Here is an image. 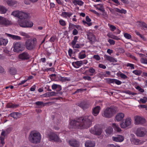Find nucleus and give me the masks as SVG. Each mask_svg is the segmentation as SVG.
Listing matches in <instances>:
<instances>
[{
	"mask_svg": "<svg viewBox=\"0 0 147 147\" xmlns=\"http://www.w3.org/2000/svg\"><path fill=\"white\" fill-rule=\"evenodd\" d=\"M63 82H65L66 81H69L70 80V78H68L67 77H61L60 79Z\"/></svg>",
	"mask_w": 147,
	"mask_h": 147,
	"instance_id": "46",
	"label": "nucleus"
},
{
	"mask_svg": "<svg viewBox=\"0 0 147 147\" xmlns=\"http://www.w3.org/2000/svg\"><path fill=\"white\" fill-rule=\"evenodd\" d=\"M53 90H56L57 91H60L62 89L61 86L59 85L53 84L51 86Z\"/></svg>",
	"mask_w": 147,
	"mask_h": 147,
	"instance_id": "24",
	"label": "nucleus"
},
{
	"mask_svg": "<svg viewBox=\"0 0 147 147\" xmlns=\"http://www.w3.org/2000/svg\"><path fill=\"white\" fill-rule=\"evenodd\" d=\"M53 102H49L47 103H43V102H36V105L40 106L41 107H43L46 105L47 104L49 105L51 103H53Z\"/></svg>",
	"mask_w": 147,
	"mask_h": 147,
	"instance_id": "28",
	"label": "nucleus"
},
{
	"mask_svg": "<svg viewBox=\"0 0 147 147\" xmlns=\"http://www.w3.org/2000/svg\"><path fill=\"white\" fill-rule=\"evenodd\" d=\"M59 22L60 24L63 26H65L66 25L65 21L63 20H59Z\"/></svg>",
	"mask_w": 147,
	"mask_h": 147,
	"instance_id": "52",
	"label": "nucleus"
},
{
	"mask_svg": "<svg viewBox=\"0 0 147 147\" xmlns=\"http://www.w3.org/2000/svg\"><path fill=\"white\" fill-rule=\"evenodd\" d=\"M133 141L134 144L136 145H138L142 144L140 141L138 139H134L133 140Z\"/></svg>",
	"mask_w": 147,
	"mask_h": 147,
	"instance_id": "43",
	"label": "nucleus"
},
{
	"mask_svg": "<svg viewBox=\"0 0 147 147\" xmlns=\"http://www.w3.org/2000/svg\"><path fill=\"white\" fill-rule=\"evenodd\" d=\"M48 136L51 141L54 140L57 142L59 141V137L55 132H51L48 134Z\"/></svg>",
	"mask_w": 147,
	"mask_h": 147,
	"instance_id": "11",
	"label": "nucleus"
},
{
	"mask_svg": "<svg viewBox=\"0 0 147 147\" xmlns=\"http://www.w3.org/2000/svg\"><path fill=\"white\" fill-rule=\"evenodd\" d=\"M124 36L127 39H129L131 38V36L128 33H124Z\"/></svg>",
	"mask_w": 147,
	"mask_h": 147,
	"instance_id": "48",
	"label": "nucleus"
},
{
	"mask_svg": "<svg viewBox=\"0 0 147 147\" xmlns=\"http://www.w3.org/2000/svg\"><path fill=\"white\" fill-rule=\"evenodd\" d=\"M86 147H92V143L91 141L88 140L85 144Z\"/></svg>",
	"mask_w": 147,
	"mask_h": 147,
	"instance_id": "45",
	"label": "nucleus"
},
{
	"mask_svg": "<svg viewBox=\"0 0 147 147\" xmlns=\"http://www.w3.org/2000/svg\"><path fill=\"white\" fill-rule=\"evenodd\" d=\"M100 110V108L99 106H97L95 107L93 109H92V115L95 116H97L99 114Z\"/></svg>",
	"mask_w": 147,
	"mask_h": 147,
	"instance_id": "20",
	"label": "nucleus"
},
{
	"mask_svg": "<svg viewBox=\"0 0 147 147\" xmlns=\"http://www.w3.org/2000/svg\"><path fill=\"white\" fill-rule=\"evenodd\" d=\"M20 34L22 36H25L26 38H29V35L27 34L24 32H21L20 33Z\"/></svg>",
	"mask_w": 147,
	"mask_h": 147,
	"instance_id": "54",
	"label": "nucleus"
},
{
	"mask_svg": "<svg viewBox=\"0 0 147 147\" xmlns=\"http://www.w3.org/2000/svg\"><path fill=\"white\" fill-rule=\"evenodd\" d=\"M92 119L91 116L80 117L71 121L70 125L74 128L88 129L91 125Z\"/></svg>",
	"mask_w": 147,
	"mask_h": 147,
	"instance_id": "1",
	"label": "nucleus"
},
{
	"mask_svg": "<svg viewBox=\"0 0 147 147\" xmlns=\"http://www.w3.org/2000/svg\"><path fill=\"white\" fill-rule=\"evenodd\" d=\"M18 23L20 26L22 27H31L33 25V23L31 22L27 21L26 19L18 20Z\"/></svg>",
	"mask_w": 147,
	"mask_h": 147,
	"instance_id": "7",
	"label": "nucleus"
},
{
	"mask_svg": "<svg viewBox=\"0 0 147 147\" xmlns=\"http://www.w3.org/2000/svg\"><path fill=\"white\" fill-rule=\"evenodd\" d=\"M104 57L105 59L111 62H116L117 61V60L114 58L107 55H105Z\"/></svg>",
	"mask_w": 147,
	"mask_h": 147,
	"instance_id": "29",
	"label": "nucleus"
},
{
	"mask_svg": "<svg viewBox=\"0 0 147 147\" xmlns=\"http://www.w3.org/2000/svg\"><path fill=\"white\" fill-rule=\"evenodd\" d=\"M86 89H82V88H80L79 89H78L77 90L76 92H78V93L79 92H82L85 91L86 90Z\"/></svg>",
	"mask_w": 147,
	"mask_h": 147,
	"instance_id": "61",
	"label": "nucleus"
},
{
	"mask_svg": "<svg viewBox=\"0 0 147 147\" xmlns=\"http://www.w3.org/2000/svg\"><path fill=\"white\" fill-rule=\"evenodd\" d=\"M135 120L136 124V125L143 124L146 122V120L144 118L138 116L135 117Z\"/></svg>",
	"mask_w": 147,
	"mask_h": 147,
	"instance_id": "12",
	"label": "nucleus"
},
{
	"mask_svg": "<svg viewBox=\"0 0 147 147\" xmlns=\"http://www.w3.org/2000/svg\"><path fill=\"white\" fill-rule=\"evenodd\" d=\"M41 139L40 133L36 131L31 132L29 137V141L32 143L36 144L39 143Z\"/></svg>",
	"mask_w": 147,
	"mask_h": 147,
	"instance_id": "2",
	"label": "nucleus"
},
{
	"mask_svg": "<svg viewBox=\"0 0 147 147\" xmlns=\"http://www.w3.org/2000/svg\"><path fill=\"white\" fill-rule=\"evenodd\" d=\"M112 140L114 141L117 142H121L123 141L124 138L121 135H118L115 136H113L112 137Z\"/></svg>",
	"mask_w": 147,
	"mask_h": 147,
	"instance_id": "15",
	"label": "nucleus"
},
{
	"mask_svg": "<svg viewBox=\"0 0 147 147\" xmlns=\"http://www.w3.org/2000/svg\"><path fill=\"white\" fill-rule=\"evenodd\" d=\"M133 73L137 76H140L142 73V71L140 70H135L133 71Z\"/></svg>",
	"mask_w": 147,
	"mask_h": 147,
	"instance_id": "47",
	"label": "nucleus"
},
{
	"mask_svg": "<svg viewBox=\"0 0 147 147\" xmlns=\"http://www.w3.org/2000/svg\"><path fill=\"white\" fill-rule=\"evenodd\" d=\"M146 128L140 127L138 128L136 131V134L138 137H143L145 135Z\"/></svg>",
	"mask_w": 147,
	"mask_h": 147,
	"instance_id": "9",
	"label": "nucleus"
},
{
	"mask_svg": "<svg viewBox=\"0 0 147 147\" xmlns=\"http://www.w3.org/2000/svg\"><path fill=\"white\" fill-rule=\"evenodd\" d=\"M8 42L7 40L3 38H0V45L5 46Z\"/></svg>",
	"mask_w": 147,
	"mask_h": 147,
	"instance_id": "35",
	"label": "nucleus"
},
{
	"mask_svg": "<svg viewBox=\"0 0 147 147\" xmlns=\"http://www.w3.org/2000/svg\"><path fill=\"white\" fill-rule=\"evenodd\" d=\"M20 113L18 112H13L10 113L9 115V116H10L11 117H13L14 119H17L18 117V115L20 114Z\"/></svg>",
	"mask_w": 147,
	"mask_h": 147,
	"instance_id": "30",
	"label": "nucleus"
},
{
	"mask_svg": "<svg viewBox=\"0 0 147 147\" xmlns=\"http://www.w3.org/2000/svg\"><path fill=\"white\" fill-rule=\"evenodd\" d=\"M117 110V107H107L104 111L102 115L106 118H110L115 114Z\"/></svg>",
	"mask_w": 147,
	"mask_h": 147,
	"instance_id": "4",
	"label": "nucleus"
},
{
	"mask_svg": "<svg viewBox=\"0 0 147 147\" xmlns=\"http://www.w3.org/2000/svg\"><path fill=\"white\" fill-rule=\"evenodd\" d=\"M131 124V119L129 118H126L124 121L121 124V127L122 128H125L128 126L130 125Z\"/></svg>",
	"mask_w": 147,
	"mask_h": 147,
	"instance_id": "10",
	"label": "nucleus"
},
{
	"mask_svg": "<svg viewBox=\"0 0 147 147\" xmlns=\"http://www.w3.org/2000/svg\"><path fill=\"white\" fill-rule=\"evenodd\" d=\"M112 127L115 131L119 132L121 131V129L119 125L115 123H112Z\"/></svg>",
	"mask_w": 147,
	"mask_h": 147,
	"instance_id": "31",
	"label": "nucleus"
},
{
	"mask_svg": "<svg viewBox=\"0 0 147 147\" xmlns=\"http://www.w3.org/2000/svg\"><path fill=\"white\" fill-rule=\"evenodd\" d=\"M107 82L109 83H114V79L108 78L107 79Z\"/></svg>",
	"mask_w": 147,
	"mask_h": 147,
	"instance_id": "55",
	"label": "nucleus"
},
{
	"mask_svg": "<svg viewBox=\"0 0 147 147\" xmlns=\"http://www.w3.org/2000/svg\"><path fill=\"white\" fill-rule=\"evenodd\" d=\"M94 131L93 132L94 134L96 135H100L102 131V129L99 127L98 125H96L94 126Z\"/></svg>",
	"mask_w": 147,
	"mask_h": 147,
	"instance_id": "16",
	"label": "nucleus"
},
{
	"mask_svg": "<svg viewBox=\"0 0 147 147\" xmlns=\"http://www.w3.org/2000/svg\"><path fill=\"white\" fill-rule=\"evenodd\" d=\"M94 6L97 9L101 11L102 12L104 13L105 14H106V13L105 12V10L102 5L98 4L96 5H94Z\"/></svg>",
	"mask_w": 147,
	"mask_h": 147,
	"instance_id": "22",
	"label": "nucleus"
},
{
	"mask_svg": "<svg viewBox=\"0 0 147 147\" xmlns=\"http://www.w3.org/2000/svg\"><path fill=\"white\" fill-rule=\"evenodd\" d=\"M124 92L126 94H128L129 95H135L136 94V93L132 92L129 90H125L124 91Z\"/></svg>",
	"mask_w": 147,
	"mask_h": 147,
	"instance_id": "49",
	"label": "nucleus"
},
{
	"mask_svg": "<svg viewBox=\"0 0 147 147\" xmlns=\"http://www.w3.org/2000/svg\"><path fill=\"white\" fill-rule=\"evenodd\" d=\"M12 130L11 127H9L6 129L5 130L3 129L2 130V132L0 136V143L2 145V146L5 144V136L9 134Z\"/></svg>",
	"mask_w": 147,
	"mask_h": 147,
	"instance_id": "6",
	"label": "nucleus"
},
{
	"mask_svg": "<svg viewBox=\"0 0 147 147\" xmlns=\"http://www.w3.org/2000/svg\"><path fill=\"white\" fill-rule=\"evenodd\" d=\"M5 34L8 37L11 38L12 39L15 40H20L21 38L20 37L15 35H12L6 33Z\"/></svg>",
	"mask_w": 147,
	"mask_h": 147,
	"instance_id": "25",
	"label": "nucleus"
},
{
	"mask_svg": "<svg viewBox=\"0 0 147 147\" xmlns=\"http://www.w3.org/2000/svg\"><path fill=\"white\" fill-rule=\"evenodd\" d=\"M83 78L86 80H91V78L89 76H85L83 77Z\"/></svg>",
	"mask_w": 147,
	"mask_h": 147,
	"instance_id": "64",
	"label": "nucleus"
},
{
	"mask_svg": "<svg viewBox=\"0 0 147 147\" xmlns=\"http://www.w3.org/2000/svg\"><path fill=\"white\" fill-rule=\"evenodd\" d=\"M21 48V44L20 42H17L14 44L13 48V51L14 52H19L20 51H22Z\"/></svg>",
	"mask_w": 147,
	"mask_h": 147,
	"instance_id": "18",
	"label": "nucleus"
},
{
	"mask_svg": "<svg viewBox=\"0 0 147 147\" xmlns=\"http://www.w3.org/2000/svg\"><path fill=\"white\" fill-rule=\"evenodd\" d=\"M141 63L147 64V59H146L142 58L140 59Z\"/></svg>",
	"mask_w": 147,
	"mask_h": 147,
	"instance_id": "53",
	"label": "nucleus"
},
{
	"mask_svg": "<svg viewBox=\"0 0 147 147\" xmlns=\"http://www.w3.org/2000/svg\"><path fill=\"white\" fill-rule=\"evenodd\" d=\"M124 117V115L122 113H119L116 116L115 118L118 121H120L122 120Z\"/></svg>",
	"mask_w": 147,
	"mask_h": 147,
	"instance_id": "27",
	"label": "nucleus"
},
{
	"mask_svg": "<svg viewBox=\"0 0 147 147\" xmlns=\"http://www.w3.org/2000/svg\"><path fill=\"white\" fill-rule=\"evenodd\" d=\"M108 41L111 45H114L115 43V41L111 39H109Z\"/></svg>",
	"mask_w": 147,
	"mask_h": 147,
	"instance_id": "56",
	"label": "nucleus"
},
{
	"mask_svg": "<svg viewBox=\"0 0 147 147\" xmlns=\"http://www.w3.org/2000/svg\"><path fill=\"white\" fill-rule=\"evenodd\" d=\"M107 36L109 38L116 40H119L120 38L118 37L113 35L112 34L109 33L107 34Z\"/></svg>",
	"mask_w": 147,
	"mask_h": 147,
	"instance_id": "37",
	"label": "nucleus"
},
{
	"mask_svg": "<svg viewBox=\"0 0 147 147\" xmlns=\"http://www.w3.org/2000/svg\"><path fill=\"white\" fill-rule=\"evenodd\" d=\"M93 58L97 61H98L100 59V56L98 55H94L93 56Z\"/></svg>",
	"mask_w": 147,
	"mask_h": 147,
	"instance_id": "62",
	"label": "nucleus"
},
{
	"mask_svg": "<svg viewBox=\"0 0 147 147\" xmlns=\"http://www.w3.org/2000/svg\"><path fill=\"white\" fill-rule=\"evenodd\" d=\"M78 33V31L76 29H74L73 31L72 34L74 35H77Z\"/></svg>",
	"mask_w": 147,
	"mask_h": 147,
	"instance_id": "63",
	"label": "nucleus"
},
{
	"mask_svg": "<svg viewBox=\"0 0 147 147\" xmlns=\"http://www.w3.org/2000/svg\"><path fill=\"white\" fill-rule=\"evenodd\" d=\"M19 105L17 104H14L11 103H9L6 105V107L8 108H15L18 107Z\"/></svg>",
	"mask_w": 147,
	"mask_h": 147,
	"instance_id": "32",
	"label": "nucleus"
},
{
	"mask_svg": "<svg viewBox=\"0 0 147 147\" xmlns=\"http://www.w3.org/2000/svg\"><path fill=\"white\" fill-rule=\"evenodd\" d=\"M11 22L8 19L0 16V26H7L11 25Z\"/></svg>",
	"mask_w": 147,
	"mask_h": 147,
	"instance_id": "8",
	"label": "nucleus"
},
{
	"mask_svg": "<svg viewBox=\"0 0 147 147\" xmlns=\"http://www.w3.org/2000/svg\"><path fill=\"white\" fill-rule=\"evenodd\" d=\"M37 42L36 38L27 39L25 43V46L28 50H32L36 48L37 46Z\"/></svg>",
	"mask_w": 147,
	"mask_h": 147,
	"instance_id": "3",
	"label": "nucleus"
},
{
	"mask_svg": "<svg viewBox=\"0 0 147 147\" xmlns=\"http://www.w3.org/2000/svg\"><path fill=\"white\" fill-rule=\"evenodd\" d=\"M79 37L77 36H75L74 37L73 40L71 42V44L72 45H75L76 43L77 42V40H78Z\"/></svg>",
	"mask_w": 147,
	"mask_h": 147,
	"instance_id": "44",
	"label": "nucleus"
},
{
	"mask_svg": "<svg viewBox=\"0 0 147 147\" xmlns=\"http://www.w3.org/2000/svg\"><path fill=\"white\" fill-rule=\"evenodd\" d=\"M6 2L9 6H16L17 2L14 0H6Z\"/></svg>",
	"mask_w": 147,
	"mask_h": 147,
	"instance_id": "23",
	"label": "nucleus"
},
{
	"mask_svg": "<svg viewBox=\"0 0 147 147\" xmlns=\"http://www.w3.org/2000/svg\"><path fill=\"white\" fill-rule=\"evenodd\" d=\"M86 57L85 51H81L79 54L78 57L80 59H83Z\"/></svg>",
	"mask_w": 147,
	"mask_h": 147,
	"instance_id": "34",
	"label": "nucleus"
},
{
	"mask_svg": "<svg viewBox=\"0 0 147 147\" xmlns=\"http://www.w3.org/2000/svg\"><path fill=\"white\" fill-rule=\"evenodd\" d=\"M86 102H80V103H78L77 105L85 110L89 107V105L86 104Z\"/></svg>",
	"mask_w": 147,
	"mask_h": 147,
	"instance_id": "19",
	"label": "nucleus"
},
{
	"mask_svg": "<svg viewBox=\"0 0 147 147\" xmlns=\"http://www.w3.org/2000/svg\"><path fill=\"white\" fill-rule=\"evenodd\" d=\"M69 144L71 146L74 147H78L80 146L79 142L75 140H69Z\"/></svg>",
	"mask_w": 147,
	"mask_h": 147,
	"instance_id": "17",
	"label": "nucleus"
},
{
	"mask_svg": "<svg viewBox=\"0 0 147 147\" xmlns=\"http://www.w3.org/2000/svg\"><path fill=\"white\" fill-rule=\"evenodd\" d=\"M136 88L140 92H144V89L141 88L140 86H137L136 87Z\"/></svg>",
	"mask_w": 147,
	"mask_h": 147,
	"instance_id": "51",
	"label": "nucleus"
},
{
	"mask_svg": "<svg viewBox=\"0 0 147 147\" xmlns=\"http://www.w3.org/2000/svg\"><path fill=\"white\" fill-rule=\"evenodd\" d=\"M73 3L75 5L78 4L80 6L84 4V2L82 1L78 0H73Z\"/></svg>",
	"mask_w": 147,
	"mask_h": 147,
	"instance_id": "36",
	"label": "nucleus"
},
{
	"mask_svg": "<svg viewBox=\"0 0 147 147\" xmlns=\"http://www.w3.org/2000/svg\"><path fill=\"white\" fill-rule=\"evenodd\" d=\"M119 76H120L122 78L124 79H126L127 77V76L124 74L120 73L119 74Z\"/></svg>",
	"mask_w": 147,
	"mask_h": 147,
	"instance_id": "50",
	"label": "nucleus"
},
{
	"mask_svg": "<svg viewBox=\"0 0 147 147\" xmlns=\"http://www.w3.org/2000/svg\"><path fill=\"white\" fill-rule=\"evenodd\" d=\"M114 83L118 85H120L121 84V82L117 80L114 79Z\"/></svg>",
	"mask_w": 147,
	"mask_h": 147,
	"instance_id": "57",
	"label": "nucleus"
},
{
	"mask_svg": "<svg viewBox=\"0 0 147 147\" xmlns=\"http://www.w3.org/2000/svg\"><path fill=\"white\" fill-rule=\"evenodd\" d=\"M7 11V9L4 7L0 5V13H5Z\"/></svg>",
	"mask_w": 147,
	"mask_h": 147,
	"instance_id": "38",
	"label": "nucleus"
},
{
	"mask_svg": "<svg viewBox=\"0 0 147 147\" xmlns=\"http://www.w3.org/2000/svg\"><path fill=\"white\" fill-rule=\"evenodd\" d=\"M56 94V93L55 92H48L45 94V96L49 97L53 96H55Z\"/></svg>",
	"mask_w": 147,
	"mask_h": 147,
	"instance_id": "41",
	"label": "nucleus"
},
{
	"mask_svg": "<svg viewBox=\"0 0 147 147\" xmlns=\"http://www.w3.org/2000/svg\"><path fill=\"white\" fill-rule=\"evenodd\" d=\"M8 72L10 75H14L16 74L17 70L15 67H11L9 68Z\"/></svg>",
	"mask_w": 147,
	"mask_h": 147,
	"instance_id": "26",
	"label": "nucleus"
},
{
	"mask_svg": "<svg viewBox=\"0 0 147 147\" xmlns=\"http://www.w3.org/2000/svg\"><path fill=\"white\" fill-rule=\"evenodd\" d=\"M109 28L112 31H114L116 29V27L113 25H111L109 26Z\"/></svg>",
	"mask_w": 147,
	"mask_h": 147,
	"instance_id": "60",
	"label": "nucleus"
},
{
	"mask_svg": "<svg viewBox=\"0 0 147 147\" xmlns=\"http://www.w3.org/2000/svg\"><path fill=\"white\" fill-rule=\"evenodd\" d=\"M75 25L71 23H69V29L70 30H72L73 28H75Z\"/></svg>",
	"mask_w": 147,
	"mask_h": 147,
	"instance_id": "58",
	"label": "nucleus"
},
{
	"mask_svg": "<svg viewBox=\"0 0 147 147\" xmlns=\"http://www.w3.org/2000/svg\"><path fill=\"white\" fill-rule=\"evenodd\" d=\"M87 36L88 38L91 42L92 41V30H90L87 32Z\"/></svg>",
	"mask_w": 147,
	"mask_h": 147,
	"instance_id": "39",
	"label": "nucleus"
},
{
	"mask_svg": "<svg viewBox=\"0 0 147 147\" xmlns=\"http://www.w3.org/2000/svg\"><path fill=\"white\" fill-rule=\"evenodd\" d=\"M11 15L18 18L19 19V20H22L27 19L28 17V15L27 13L18 11H13Z\"/></svg>",
	"mask_w": 147,
	"mask_h": 147,
	"instance_id": "5",
	"label": "nucleus"
},
{
	"mask_svg": "<svg viewBox=\"0 0 147 147\" xmlns=\"http://www.w3.org/2000/svg\"><path fill=\"white\" fill-rule=\"evenodd\" d=\"M105 131L107 135L111 134L113 132V129L111 127H108L106 129Z\"/></svg>",
	"mask_w": 147,
	"mask_h": 147,
	"instance_id": "40",
	"label": "nucleus"
},
{
	"mask_svg": "<svg viewBox=\"0 0 147 147\" xmlns=\"http://www.w3.org/2000/svg\"><path fill=\"white\" fill-rule=\"evenodd\" d=\"M127 66L131 67V69H134V65L132 64L128 63L127 65Z\"/></svg>",
	"mask_w": 147,
	"mask_h": 147,
	"instance_id": "59",
	"label": "nucleus"
},
{
	"mask_svg": "<svg viewBox=\"0 0 147 147\" xmlns=\"http://www.w3.org/2000/svg\"><path fill=\"white\" fill-rule=\"evenodd\" d=\"M19 57L22 60H25L28 59L30 58V56L27 52H25L20 54Z\"/></svg>",
	"mask_w": 147,
	"mask_h": 147,
	"instance_id": "14",
	"label": "nucleus"
},
{
	"mask_svg": "<svg viewBox=\"0 0 147 147\" xmlns=\"http://www.w3.org/2000/svg\"><path fill=\"white\" fill-rule=\"evenodd\" d=\"M139 25L141 27H142L143 29L144 30H147V24L145 23L141 22H138Z\"/></svg>",
	"mask_w": 147,
	"mask_h": 147,
	"instance_id": "33",
	"label": "nucleus"
},
{
	"mask_svg": "<svg viewBox=\"0 0 147 147\" xmlns=\"http://www.w3.org/2000/svg\"><path fill=\"white\" fill-rule=\"evenodd\" d=\"M115 11L121 13L125 14L126 13V11L123 9H120L118 8H115Z\"/></svg>",
	"mask_w": 147,
	"mask_h": 147,
	"instance_id": "42",
	"label": "nucleus"
},
{
	"mask_svg": "<svg viewBox=\"0 0 147 147\" xmlns=\"http://www.w3.org/2000/svg\"><path fill=\"white\" fill-rule=\"evenodd\" d=\"M86 22L84 20L82 21V22L83 24L84 25H86V24H87L88 26H91L92 25V23L91 22H90L91 21V20L88 16H86Z\"/></svg>",
	"mask_w": 147,
	"mask_h": 147,
	"instance_id": "21",
	"label": "nucleus"
},
{
	"mask_svg": "<svg viewBox=\"0 0 147 147\" xmlns=\"http://www.w3.org/2000/svg\"><path fill=\"white\" fill-rule=\"evenodd\" d=\"M87 63V61H81L74 62L72 63V65L76 68H78L81 66L82 64H86Z\"/></svg>",
	"mask_w": 147,
	"mask_h": 147,
	"instance_id": "13",
	"label": "nucleus"
}]
</instances>
